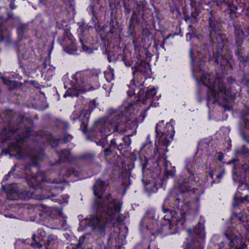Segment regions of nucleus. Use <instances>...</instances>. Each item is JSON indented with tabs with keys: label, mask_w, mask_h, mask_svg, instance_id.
Segmentation results:
<instances>
[{
	"label": "nucleus",
	"mask_w": 249,
	"mask_h": 249,
	"mask_svg": "<svg viewBox=\"0 0 249 249\" xmlns=\"http://www.w3.org/2000/svg\"><path fill=\"white\" fill-rule=\"evenodd\" d=\"M88 9L89 13H91V22L89 24L83 23L82 24L79 25L80 31L92 30L93 28L95 30V31H105L107 30V27H109L108 31H113V30L115 29V25L114 24L117 23L116 21L115 22L111 19L109 23L107 22L106 24H105L101 26V23L98 21L97 18L94 16V6L92 4H90L89 5Z\"/></svg>",
	"instance_id": "ddd939ff"
},
{
	"label": "nucleus",
	"mask_w": 249,
	"mask_h": 249,
	"mask_svg": "<svg viewBox=\"0 0 249 249\" xmlns=\"http://www.w3.org/2000/svg\"><path fill=\"white\" fill-rule=\"evenodd\" d=\"M249 188V184L244 182L240 183L237 188L238 193H239L240 191H243L245 190H247L248 192Z\"/></svg>",
	"instance_id": "5fc2aeb1"
},
{
	"label": "nucleus",
	"mask_w": 249,
	"mask_h": 249,
	"mask_svg": "<svg viewBox=\"0 0 249 249\" xmlns=\"http://www.w3.org/2000/svg\"><path fill=\"white\" fill-rule=\"evenodd\" d=\"M238 161V160L232 159L227 163V164L231 165L232 166V173L234 175L237 174V168L238 166L237 164Z\"/></svg>",
	"instance_id": "a19ab883"
},
{
	"label": "nucleus",
	"mask_w": 249,
	"mask_h": 249,
	"mask_svg": "<svg viewBox=\"0 0 249 249\" xmlns=\"http://www.w3.org/2000/svg\"><path fill=\"white\" fill-rule=\"evenodd\" d=\"M89 116L87 111L82 110L80 111H74L71 116V119L73 123L76 121L79 122L80 123V130L84 134H86L88 132Z\"/></svg>",
	"instance_id": "a211bd4d"
},
{
	"label": "nucleus",
	"mask_w": 249,
	"mask_h": 249,
	"mask_svg": "<svg viewBox=\"0 0 249 249\" xmlns=\"http://www.w3.org/2000/svg\"><path fill=\"white\" fill-rule=\"evenodd\" d=\"M152 33L153 32H141V35L138 36L136 41H134L135 43L142 47H143L145 49H148L153 42L154 46L157 50L159 49L160 48H162L165 50L164 48V44L167 40L170 38H173L176 36H183V32H174L173 34H170L164 37L162 34L163 32H160L162 37H163V38L162 41L160 43L159 40H156L155 39V34L153 35Z\"/></svg>",
	"instance_id": "f8f14e48"
},
{
	"label": "nucleus",
	"mask_w": 249,
	"mask_h": 249,
	"mask_svg": "<svg viewBox=\"0 0 249 249\" xmlns=\"http://www.w3.org/2000/svg\"><path fill=\"white\" fill-rule=\"evenodd\" d=\"M74 159H75V158L71 155L69 149L62 150L59 155V160L61 162H70Z\"/></svg>",
	"instance_id": "c756f323"
},
{
	"label": "nucleus",
	"mask_w": 249,
	"mask_h": 249,
	"mask_svg": "<svg viewBox=\"0 0 249 249\" xmlns=\"http://www.w3.org/2000/svg\"><path fill=\"white\" fill-rule=\"evenodd\" d=\"M132 14L128 21V31H136L141 27L140 24L142 22L141 18Z\"/></svg>",
	"instance_id": "c85d7f7f"
},
{
	"label": "nucleus",
	"mask_w": 249,
	"mask_h": 249,
	"mask_svg": "<svg viewBox=\"0 0 249 249\" xmlns=\"http://www.w3.org/2000/svg\"><path fill=\"white\" fill-rule=\"evenodd\" d=\"M57 41L63 50L69 54H78L76 39L71 32H64L58 37Z\"/></svg>",
	"instance_id": "2eb2a0df"
},
{
	"label": "nucleus",
	"mask_w": 249,
	"mask_h": 249,
	"mask_svg": "<svg viewBox=\"0 0 249 249\" xmlns=\"http://www.w3.org/2000/svg\"><path fill=\"white\" fill-rule=\"evenodd\" d=\"M32 240L34 243H31V246H34L35 244L36 245L38 249L42 247L43 242L45 247L46 249H54V245L56 242L55 237L53 235H49L47 237V239L45 241L44 239L43 236L40 235L36 236L35 234H33L32 236Z\"/></svg>",
	"instance_id": "4be33fe9"
},
{
	"label": "nucleus",
	"mask_w": 249,
	"mask_h": 249,
	"mask_svg": "<svg viewBox=\"0 0 249 249\" xmlns=\"http://www.w3.org/2000/svg\"><path fill=\"white\" fill-rule=\"evenodd\" d=\"M243 214L240 212H232L230 218L231 225L227 227L224 232V235L229 241V246L230 249H248L247 240L241 237L236 235L237 230L235 228L237 222H244L243 219Z\"/></svg>",
	"instance_id": "423d86ee"
},
{
	"label": "nucleus",
	"mask_w": 249,
	"mask_h": 249,
	"mask_svg": "<svg viewBox=\"0 0 249 249\" xmlns=\"http://www.w3.org/2000/svg\"><path fill=\"white\" fill-rule=\"evenodd\" d=\"M149 11L147 7V3L144 1L140 0L137 2L136 6L135 7L134 1V7L132 11V14H135L134 16L145 19L144 13Z\"/></svg>",
	"instance_id": "a878e982"
},
{
	"label": "nucleus",
	"mask_w": 249,
	"mask_h": 249,
	"mask_svg": "<svg viewBox=\"0 0 249 249\" xmlns=\"http://www.w3.org/2000/svg\"><path fill=\"white\" fill-rule=\"evenodd\" d=\"M73 137L69 134H65L61 140H63L64 143H67L72 140Z\"/></svg>",
	"instance_id": "052dcab7"
},
{
	"label": "nucleus",
	"mask_w": 249,
	"mask_h": 249,
	"mask_svg": "<svg viewBox=\"0 0 249 249\" xmlns=\"http://www.w3.org/2000/svg\"><path fill=\"white\" fill-rule=\"evenodd\" d=\"M236 56L237 57L238 59L240 61L239 67L240 68L245 67L249 62V56H243L242 53L239 47L235 51Z\"/></svg>",
	"instance_id": "72a5a7b5"
},
{
	"label": "nucleus",
	"mask_w": 249,
	"mask_h": 249,
	"mask_svg": "<svg viewBox=\"0 0 249 249\" xmlns=\"http://www.w3.org/2000/svg\"><path fill=\"white\" fill-rule=\"evenodd\" d=\"M241 128L246 130H249V119L243 117L241 118L240 122Z\"/></svg>",
	"instance_id": "c03bdc74"
},
{
	"label": "nucleus",
	"mask_w": 249,
	"mask_h": 249,
	"mask_svg": "<svg viewBox=\"0 0 249 249\" xmlns=\"http://www.w3.org/2000/svg\"><path fill=\"white\" fill-rule=\"evenodd\" d=\"M208 26L209 31H221L220 30V23L217 20L219 18L217 16V11L215 10H211L208 15Z\"/></svg>",
	"instance_id": "5701e85b"
},
{
	"label": "nucleus",
	"mask_w": 249,
	"mask_h": 249,
	"mask_svg": "<svg viewBox=\"0 0 249 249\" xmlns=\"http://www.w3.org/2000/svg\"><path fill=\"white\" fill-rule=\"evenodd\" d=\"M134 55L138 61L135 62L132 67V79L129 85L127 93L129 95L134 93V87H139L144 84L145 80L149 77L151 69L149 63L144 59L146 58L148 49L138 45L134 41Z\"/></svg>",
	"instance_id": "20e7f679"
},
{
	"label": "nucleus",
	"mask_w": 249,
	"mask_h": 249,
	"mask_svg": "<svg viewBox=\"0 0 249 249\" xmlns=\"http://www.w3.org/2000/svg\"><path fill=\"white\" fill-rule=\"evenodd\" d=\"M218 58H215L214 60V63L216 64L220 63L221 67L225 68L226 67H229L231 70H233V68L231 65V59H224V57L222 54H220V56L218 54Z\"/></svg>",
	"instance_id": "f704fd0d"
},
{
	"label": "nucleus",
	"mask_w": 249,
	"mask_h": 249,
	"mask_svg": "<svg viewBox=\"0 0 249 249\" xmlns=\"http://www.w3.org/2000/svg\"><path fill=\"white\" fill-rule=\"evenodd\" d=\"M133 134H128L126 135H123L120 134V138L121 142H120V147L121 151L126 149L130 145L131 143V139L130 137Z\"/></svg>",
	"instance_id": "7c9ffc66"
},
{
	"label": "nucleus",
	"mask_w": 249,
	"mask_h": 249,
	"mask_svg": "<svg viewBox=\"0 0 249 249\" xmlns=\"http://www.w3.org/2000/svg\"><path fill=\"white\" fill-rule=\"evenodd\" d=\"M71 10H74V0H65Z\"/></svg>",
	"instance_id": "0e129e2a"
},
{
	"label": "nucleus",
	"mask_w": 249,
	"mask_h": 249,
	"mask_svg": "<svg viewBox=\"0 0 249 249\" xmlns=\"http://www.w3.org/2000/svg\"><path fill=\"white\" fill-rule=\"evenodd\" d=\"M29 23H23L22 22H19L17 26V31H27L29 30L28 28Z\"/></svg>",
	"instance_id": "09e8293b"
},
{
	"label": "nucleus",
	"mask_w": 249,
	"mask_h": 249,
	"mask_svg": "<svg viewBox=\"0 0 249 249\" xmlns=\"http://www.w3.org/2000/svg\"><path fill=\"white\" fill-rule=\"evenodd\" d=\"M107 114L108 116L107 121L104 118L99 119L95 122L92 127L94 131L99 133L102 137L96 143L97 145L101 146L102 148L105 147L107 142V137L110 135L106 134L110 131L108 125L112 127L113 132L119 133L132 130L135 127V123L130 120H127L123 112L120 110L109 108L107 111Z\"/></svg>",
	"instance_id": "7ed1b4c3"
},
{
	"label": "nucleus",
	"mask_w": 249,
	"mask_h": 249,
	"mask_svg": "<svg viewBox=\"0 0 249 249\" xmlns=\"http://www.w3.org/2000/svg\"><path fill=\"white\" fill-rule=\"evenodd\" d=\"M39 2L43 5L48 6L52 3V0H39Z\"/></svg>",
	"instance_id": "774afa93"
},
{
	"label": "nucleus",
	"mask_w": 249,
	"mask_h": 249,
	"mask_svg": "<svg viewBox=\"0 0 249 249\" xmlns=\"http://www.w3.org/2000/svg\"><path fill=\"white\" fill-rule=\"evenodd\" d=\"M188 173L189 176L179 183L178 187L182 193L192 192V194H194L196 193V191L198 190L194 187L196 184V178L194 173H191L190 170H188Z\"/></svg>",
	"instance_id": "aec40b11"
},
{
	"label": "nucleus",
	"mask_w": 249,
	"mask_h": 249,
	"mask_svg": "<svg viewBox=\"0 0 249 249\" xmlns=\"http://www.w3.org/2000/svg\"><path fill=\"white\" fill-rule=\"evenodd\" d=\"M25 182L28 185L29 188L35 191V192H38L41 194L38 196L37 199L39 200H47L53 202H58L61 203V200L57 198V195H52V190L51 187L47 188V195H43L44 187H45L46 183H53L51 178L47 179L45 175L41 174H33L30 177L25 178Z\"/></svg>",
	"instance_id": "0eeeda50"
},
{
	"label": "nucleus",
	"mask_w": 249,
	"mask_h": 249,
	"mask_svg": "<svg viewBox=\"0 0 249 249\" xmlns=\"http://www.w3.org/2000/svg\"><path fill=\"white\" fill-rule=\"evenodd\" d=\"M116 4L119 9L124 8L125 18H128L134 7L133 0H117Z\"/></svg>",
	"instance_id": "393cba45"
},
{
	"label": "nucleus",
	"mask_w": 249,
	"mask_h": 249,
	"mask_svg": "<svg viewBox=\"0 0 249 249\" xmlns=\"http://www.w3.org/2000/svg\"><path fill=\"white\" fill-rule=\"evenodd\" d=\"M95 205L96 207L97 211L99 212H103L105 210L106 206L103 202L96 201Z\"/></svg>",
	"instance_id": "864d4df0"
},
{
	"label": "nucleus",
	"mask_w": 249,
	"mask_h": 249,
	"mask_svg": "<svg viewBox=\"0 0 249 249\" xmlns=\"http://www.w3.org/2000/svg\"><path fill=\"white\" fill-rule=\"evenodd\" d=\"M108 71H104V76L107 82H110L114 79V71L110 66H108Z\"/></svg>",
	"instance_id": "58836bf2"
},
{
	"label": "nucleus",
	"mask_w": 249,
	"mask_h": 249,
	"mask_svg": "<svg viewBox=\"0 0 249 249\" xmlns=\"http://www.w3.org/2000/svg\"><path fill=\"white\" fill-rule=\"evenodd\" d=\"M193 55H194L193 50L192 48H190V49L189 50V56L191 58L192 63L194 64L196 60Z\"/></svg>",
	"instance_id": "69168bd1"
},
{
	"label": "nucleus",
	"mask_w": 249,
	"mask_h": 249,
	"mask_svg": "<svg viewBox=\"0 0 249 249\" xmlns=\"http://www.w3.org/2000/svg\"><path fill=\"white\" fill-rule=\"evenodd\" d=\"M85 219L87 221L88 226L92 228L93 231L101 235H105L106 226L105 225L101 223V217L100 216L93 214L90 215L89 217L86 218Z\"/></svg>",
	"instance_id": "412c9836"
},
{
	"label": "nucleus",
	"mask_w": 249,
	"mask_h": 249,
	"mask_svg": "<svg viewBox=\"0 0 249 249\" xmlns=\"http://www.w3.org/2000/svg\"><path fill=\"white\" fill-rule=\"evenodd\" d=\"M143 85V84L142 86ZM140 87H141V86L134 88V93L133 94L129 95L128 94H127L128 96L131 97L136 94V89L138 90L137 96V99L136 101L129 103L128 106H133L136 105V103L138 101L141 102L142 104L144 105L149 103L148 107L143 110V112L146 113L151 107H156L159 106V104L157 102L159 100V97L156 95L158 88L155 87L152 88H148L145 91L142 88H139ZM127 93H128L127 92Z\"/></svg>",
	"instance_id": "1a4fd4ad"
},
{
	"label": "nucleus",
	"mask_w": 249,
	"mask_h": 249,
	"mask_svg": "<svg viewBox=\"0 0 249 249\" xmlns=\"http://www.w3.org/2000/svg\"><path fill=\"white\" fill-rule=\"evenodd\" d=\"M216 158L219 161H222L224 159V154L222 152H217Z\"/></svg>",
	"instance_id": "338daca9"
},
{
	"label": "nucleus",
	"mask_w": 249,
	"mask_h": 249,
	"mask_svg": "<svg viewBox=\"0 0 249 249\" xmlns=\"http://www.w3.org/2000/svg\"><path fill=\"white\" fill-rule=\"evenodd\" d=\"M19 130L18 127H4L1 132V135L4 136L1 140L2 143H5L11 140L12 136Z\"/></svg>",
	"instance_id": "cd10ccee"
},
{
	"label": "nucleus",
	"mask_w": 249,
	"mask_h": 249,
	"mask_svg": "<svg viewBox=\"0 0 249 249\" xmlns=\"http://www.w3.org/2000/svg\"><path fill=\"white\" fill-rule=\"evenodd\" d=\"M89 33L80 32L78 35L82 51L88 53H92L94 50H97L98 43L100 42L105 47L114 43L118 45L121 42L120 36L123 32H95V36Z\"/></svg>",
	"instance_id": "39448f33"
},
{
	"label": "nucleus",
	"mask_w": 249,
	"mask_h": 249,
	"mask_svg": "<svg viewBox=\"0 0 249 249\" xmlns=\"http://www.w3.org/2000/svg\"><path fill=\"white\" fill-rule=\"evenodd\" d=\"M116 1L115 0H108V7L111 14L114 13V16L117 18H121L123 17V10L116 7Z\"/></svg>",
	"instance_id": "473e14b6"
},
{
	"label": "nucleus",
	"mask_w": 249,
	"mask_h": 249,
	"mask_svg": "<svg viewBox=\"0 0 249 249\" xmlns=\"http://www.w3.org/2000/svg\"><path fill=\"white\" fill-rule=\"evenodd\" d=\"M112 148L110 147V145L109 144V146L107 148H105L104 150V155L106 157H107V156H109L112 153Z\"/></svg>",
	"instance_id": "e2e57ef3"
},
{
	"label": "nucleus",
	"mask_w": 249,
	"mask_h": 249,
	"mask_svg": "<svg viewBox=\"0 0 249 249\" xmlns=\"http://www.w3.org/2000/svg\"><path fill=\"white\" fill-rule=\"evenodd\" d=\"M96 107L97 104L95 100H92L89 103L88 110L91 112Z\"/></svg>",
	"instance_id": "4d7b16f0"
},
{
	"label": "nucleus",
	"mask_w": 249,
	"mask_h": 249,
	"mask_svg": "<svg viewBox=\"0 0 249 249\" xmlns=\"http://www.w3.org/2000/svg\"><path fill=\"white\" fill-rule=\"evenodd\" d=\"M101 73L99 70L96 69L77 71L71 76L72 80L70 84L83 89V91H85V87L88 83H92L95 85L99 83V75Z\"/></svg>",
	"instance_id": "9d476101"
},
{
	"label": "nucleus",
	"mask_w": 249,
	"mask_h": 249,
	"mask_svg": "<svg viewBox=\"0 0 249 249\" xmlns=\"http://www.w3.org/2000/svg\"><path fill=\"white\" fill-rule=\"evenodd\" d=\"M95 156L94 153L86 152L77 156L75 157V159L78 160H92L95 157Z\"/></svg>",
	"instance_id": "ea45409f"
},
{
	"label": "nucleus",
	"mask_w": 249,
	"mask_h": 249,
	"mask_svg": "<svg viewBox=\"0 0 249 249\" xmlns=\"http://www.w3.org/2000/svg\"><path fill=\"white\" fill-rule=\"evenodd\" d=\"M17 166L16 164H14L11 168L9 172L6 174L2 179V182H4L9 179L10 177L13 175L17 169Z\"/></svg>",
	"instance_id": "37998d69"
},
{
	"label": "nucleus",
	"mask_w": 249,
	"mask_h": 249,
	"mask_svg": "<svg viewBox=\"0 0 249 249\" xmlns=\"http://www.w3.org/2000/svg\"><path fill=\"white\" fill-rule=\"evenodd\" d=\"M196 33L197 32H187L186 35L187 40L191 41L194 38L199 40L201 35L200 34H196Z\"/></svg>",
	"instance_id": "49530a36"
},
{
	"label": "nucleus",
	"mask_w": 249,
	"mask_h": 249,
	"mask_svg": "<svg viewBox=\"0 0 249 249\" xmlns=\"http://www.w3.org/2000/svg\"><path fill=\"white\" fill-rule=\"evenodd\" d=\"M109 203L113 205V209L116 213H120L121 212L122 205L119 203H117L116 200L115 199H113L110 201Z\"/></svg>",
	"instance_id": "de8ad7c7"
},
{
	"label": "nucleus",
	"mask_w": 249,
	"mask_h": 249,
	"mask_svg": "<svg viewBox=\"0 0 249 249\" xmlns=\"http://www.w3.org/2000/svg\"><path fill=\"white\" fill-rule=\"evenodd\" d=\"M198 83L202 84L208 88L206 99L207 106L209 107L210 104L218 103L222 106L224 110H231L232 107L228 104L234 101L235 95L231 93L230 89L227 88V84L223 82V79L218 74L213 79L211 73L204 72L198 80Z\"/></svg>",
	"instance_id": "f03ea898"
},
{
	"label": "nucleus",
	"mask_w": 249,
	"mask_h": 249,
	"mask_svg": "<svg viewBox=\"0 0 249 249\" xmlns=\"http://www.w3.org/2000/svg\"><path fill=\"white\" fill-rule=\"evenodd\" d=\"M234 155L236 158L243 160L244 161L248 162L249 164V148L246 145L236 149Z\"/></svg>",
	"instance_id": "bb28decb"
},
{
	"label": "nucleus",
	"mask_w": 249,
	"mask_h": 249,
	"mask_svg": "<svg viewBox=\"0 0 249 249\" xmlns=\"http://www.w3.org/2000/svg\"><path fill=\"white\" fill-rule=\"evenodd\" d=\"M2 189L7 195H15L24 199L32 197L35 192L28 190L20 184L11 183L2 185Z\"/></svg>",
	"instance_id": "4468645a"
},
{
	"label": "nucleus",
	"mask_w": 249,
	"mask_h": 249,
	"mask_svg": "<svg viewBox=\"0 0 249 249\" xmlns=\"http://www.w3.org/2000/svg\"><path fill=\"white\" fill-rule=\"evenodd\" d=\"M120 134L114 135L113 138L110 140L109 144L113 151L118 150L120 151V153H122L120 147Z\"/></svg>",
	"instance_id": "c9c22d12"
},
{
	"label": "nucleus",
	"mask_w": 249,
	"mask_h": 249,
	"mask_svg": "<svg viewBox=\"0 0 249 249\" xmlns=\"http://www.w3.org/2000/svg\"><path fill=\"white\" fill-rule=\"evenodd\" d=\"M208 33L209 34H208L207 35H209V37L211 38L212 42H214L213 38V36L214 35L216 36L215 40L218 43H219L220 42H222L226 37L225 35H224L223 34H220V32H211Z\"/></svg>",
	"instance_id": "4c0bfd02"
},
{
	"label": "nucleus",
	"mask_w": 249,
	"mask_h": 249,
	"mask_svg": "<svg viewBox=\"0 0 249 249\" xmlns=\"http://www.w3.org/2000/svg\"><path fill=\"white\" fill-rule=\"evenodd\" d=\"M122 60L123 61L125 66L126 67H131L132 68L135 63L134 61L131 59L127 58L124 55L122 56Z\"/></svg>",
	"instance_id": "8fccbe9b"
},
{
	"label": "nucleus",
	"mask_w": 249,
	"mask_h": 249,
	"mask_svg": "<svg viewBox=\"0 0 249 249\" xmlns=\"http://www.w3.org/2000/svg\"><path fill=\"white\" fill-rule=\"evenodd\" d=\"M196 0L190 1V9L184 6L182 8V13L184 20L189 23H195L198 22L199 19L198 16L201 11L197 6Z\"/></svg>",
	"instance_id": "f3484780"
},
{
	"label": "nucleus",
	"mask_w": 249,
	"mask_h": 249,
	"mask_svg": "<svg viewBox=\"0 0 249 249\" xmlns=\"http://www.w3.org/2000/svg\"><path fill=\"white\" fill-rule=\"evenodd\" d=\"M140 165L142 166V173H143L148 165V160L147 159L145 158L144 160H143L142 158L140 159Z\"/></svg>",
	"instance_id": "3c124183"
},
{
	"label": "nucleus",
	"mask_w": 249,
	"mask_h": 249,
	"mask_svg": "<svg viewBox=\"0 0 249 249\" xmlns=\"http://www.w3.org/2000/svg\"><path fill=\"white\" fill-rule=\"evenodd\" d=\"M83 242L79 240L77 243L74 244H71L70 246L67 247V249H80L81 248Z\"/></svg>",
	"instance_id": "603ef678"
},
{
	"label": "nucleus",
	"mask_w": 249,
	"mask_h": 249,
	"mask_svg": "<svg viewBox=\"0 0 249 249\" xmlns=\"http://www.w3.org/2000/svg\"><path fill=\"white\" fill-rule=\"evenodd\" d=\"M1 79L2 80L3 83L7 86L11 85L14 82V81L11 80L9 77H2Z\"/></svg>",
	"instance_id": "13d9d810"
},
{
	"label": "nucleus",
	"mask_w": 249,
	"mask_h": 249,
	"mask_svg": "<svg viewBox=\"0 0 249 249\" xmlns=\"http://www.w3.org/2000/svg\"><path fill=\"white\" fill-rule=\"evenodd\" d=\"M85 92L83 91V89L78 88L76 86H71V88H69L65 92L63 95L64 98L67 97H78L80 93Z\"/></svg>",
	"instance_id": "2f4dec72"
},
{
	"label": "nucleus",
	"mask_w": 249,
	"mask_h": 249,
	"mask_svg": "<svg viewBox=\"0 0 249 249\" xmlns=\"http://www.w3.org/2000/svg\"><path fill=\"white\" fill-rule=\"evenodd\" d=\"M1 154L15 157L18 160H23L26 157V152L22 145L15 142H9L7 148L2 149Z\"/></svg>",
	"instance_id": "dca6fc26"
},
{
	"label": "nucleus",
	"mask_w": 249,
	"mask_h": 249,
	"mask_svg": "<svg viewBox=\"0 0 249 249\" xmlns=\"http://www.w3.org/2000/svg\"><path fill=\"white\" fill-rule=\"evenodd\" d=\"M48 142L50 145L53 148L57 147L59 144V141H61V139H54L52 133L49 134L47 139Z\"/></svg>",
	"instance_id": "79ce46f5"
},
{
	"label": "nucleus",
	"mask_w": 249,
	"mask_h": 249,
	"mask_svg": "<svg viewBox=\"0 0 249 249\" xmlns=\"http://www.w3.org/2000/svg\"><path fill=\"white\" fill-rule=\"evenodd\" d=\"M107 59L109 62H116L117 60V56L116 55H115L113 54L112 55H111V53H109L108 54L107 56Z\"/></svg>",
	"instance_id": "bf43d9fd"
},
{
	"label": "nucleus",
	"mask_w": 249,
	"mask_h": 249,
	"mask_svg": "<svg viewBox=\"0 0 249 249\" xmlns=\"http://www.w3.org/2000/svg\"><path fill=\"white\" fill-rule=\"evenodd\" d=\"M18 137L16 138V141H15V142H17V143H19L20 144V143H23L25 142V139L28 138V136L27 135L26 136H23L22 135H20L18 134Z\"/></svg>",
	"instance_id": "6e6d98bb"
},
{
	"label": "nucleus",
	"mask_w": 249,
	"mask_h": 249,
	"mask_svg": "<svg viewBox=\"0 0 249 249\" xmlns=\"http://www.w3.org/2000/svg\"><path fill=\"white\" fill-rule=\"evenodd\" d=\"M164 173H165V175L167 177H173L175 176V171L170 170L168 169V168L165 169L164 170Z\"/></svg>",
	"instance_id": "680f3d73"
},
{
	"label": "nucleus",
	"mask_w": 249,
	"mask_h": 249,
	"mask_svg": "<svg viewBox=\"0 0 249 249\" xmlns=\"http://www.w3.org/2000/svg\"><path fill=\"white\" fill-rule=\"evenodd\" d=\"M105 181L101 178L96 179L93 186V192L94 196L98 199H101L107 190Z\"/></svg>",
	"instance_id": "b1692460"
},
{
	"label": "nucleus",
	"mask_w": 249,
	"mask_h": 249,
	"mask_svg": "<svg viewBox=\"0 0 249 249\" xmlns=\"http://www.w3.org/2000/svg\"><path fill=\"white\" fill-rule=\"evenodd\" d=\"M32 40L30 41L25 39L24 40H18L13 42L14 47L17 52L19 57L23 59H27L30 55L29 45Z\"/></svg>",
	"instance_id": "6ab92c4d"
},
{
	"label": "nucleus",
	"mask_w": 249,
	"mask_h": 249,
	"mask_svg": "<svg viewBox=\"0 0 249 249\" xmlns=\"http://www.w3.org/2000/svg\"><path fill=\"white\" fill-rule=\"evenodd\" d=\"M35 35L36 36L37 38H38V41H40L38 43L39 44H42L43 45H45L47 39L46 38L45 36H43V37H41L42 36V34H44V33H46L47 32H35ZM45 35H43V36H44Z\"/></svg>",
	"instance_id": "a18cd8bd"
},
{
	"label": "nucleus",
	"mask_w": 249,
	"mask_h": 249,
	"mask_svg": "<svg viewBox=\"0 0 249 249\" xmlns=\"http://www.w3.org/2000/svg\"><path fill=\"white\" fill-rule=\"evenodd\" d=\"M234 198L235 202L238 203L234 204V207L235 209L234 212H240L241 213V210L238 208V204L244 203L245 202H249V195L246 194L244 196H240L239 197L234 196Z\"/></svg>",
	"instance_id": "e433bc0d"
},
{
	"label": "nucleus",
	"mask_w": 249,
	"mask_h": 249,
	"mask_svg": "<svg viewBox=\"0 0 249 249\" xmlns=\"http://www.w3.org/2000/svg\"><path fill=\"white\" fill-rule=\"evenodd\" d=\"M205 221L202 216L193 229L187 230L188 237L183 244V249H204Z\"/></svg>",
	"instance_id": "6e6552de"
},
{
	"label": "nucleus",
	"mask_w": 249,
	"mask_h": 249,
	"mask_svg": "<svg viewBox=\"0 0 249 249\" xmlns=\"http://www.w3.org/2000/svg\"><path fill=\"white\" fill-rule=\"evenodd\" d=\"M173 207L179 211L180 216L176 211H172L168 208H162V211L165 214L159 220V215H157L154 210H149L145 214L141 221L140 225L145 226L147 230L155 231L151 233V235L157 237L164 230L169 231V234H175L180 230L184 229L186 221V213L181 212L184 207H188L187 203L178 197V195L173 199Z\"/></svg>",
	"instance_id": "f257e3e1"
},
{
	"label": "nucleus",
	"mask_w": 249,
	"mask_h": 249,
	"mask_svg": "<svg viewBox=\"0 0 249 249\" xmlns=\"http://www.w3.org/2000/svg\"><path fill=\"white\" fill-rule=\"evenodd\" d=\"M174 122L171 119L169 123L164 124V121H159L156 125V138H158L159 143L163 148L164 154L168 152L167 147L170 142L169 138L172 139L175 135L174 127L171 123Z\"/></svg>",
	"instance_id": "9b49d317"
}]
</instances>
